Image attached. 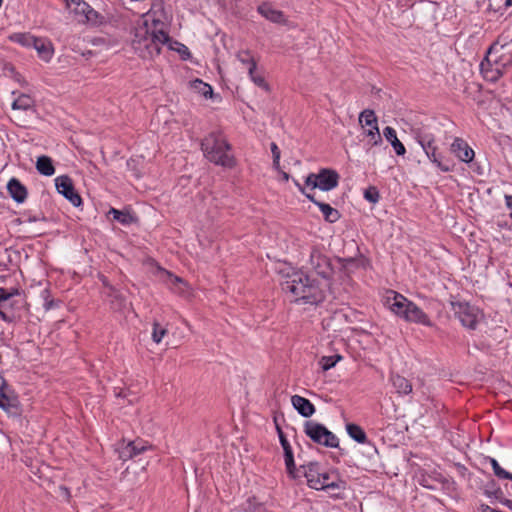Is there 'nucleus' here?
<instances>
[{"label":"nucleus","instance_id":"1","mask_svg":"<svg viewBox=\"0 0 512 512\" xmlns=\"http://www.w3.org/2000/svg\"><path fill=\"white\" fill-rule=\"evenodd\" d=\"M310 265L320 278L297 271L290 275L282 286L284 291L293 296L295 302L317 305L325 298L331 267L328 258L318 250L311 252Z\"/></svg>","mask_w":512,"mask_h":512},{"label":"nucleus","instance_id":"2","mask_svg":"<svg viewBox=\"0 0 512 512\" xmlns=\"http://www.w3.org/2000/svg\"><path fill=\"white\" fill-rule=\"evenodd\" d=\"M133 45L143 58H153L160 54V18L153 9L142 16L141 24L135 31Z\"/></svg>","mask_w":512,"mask_h":512},{"label":"nucleus","instance_id":"3","mask_svg":"<svg viewBox=\"0 0 512 512\" xmlns=\"http://www.w3.org/2000/svg\"><path fill=\"white\" fill-rule=\"evenodd\" d=\"M512 64V35H501L489 48L481 71L489 81H496Z\"/></svg>","mask_w":512,"mask_h":512},{"label":"nucleus","instance_id":"4","mask_svg":"<svg viewBox=\"0 0 512 512\" xmlns=\"http://www.w3.org/2000/svg\"><path fill=\"white\" fill-rule=\"evenodd\" d=\"M384 304L394 315L406 322L432 326L429 316L414 302L398 292H387Z\"/></svg>","mask_w":512,"mask_h":512},{"label":"nucleus","instance_id":"5","mask_svg":"<svg viewBox=\"0 0 512 512\" xmlns=\"http://www.w3.org/2000/svg\"><path fill=\"white\" fill-rule=\"evenodd\" d=\"M296 472L298 475L301 472L306 478L307 485L315 490L339 489L343 483L337 473L324 469L318 462L301 465L300 470Z\"/></svg>","mask_w":512,"mask_h":512},{"label":"nucleus","instance_id":"6","mask_svg":"<svg viewBox=\"0 0 512 512\" xmlns=\"http://www.w3.org/2000/svg\"><path fill=\"white\" fill-rule=\"evenodd\" d=\"M205 157L225 168H233L236 164L235 158L229 153L230 145L221 133H210L201 143Z\"/></svg>","mask_w":512,"mask_h":512},{"label":"nucleus","instance_id":"7","mask_svg":"<svg viewBox=\"0 0 512 512\" xmlns=\"http://www.w3.org/2000/svg\"><path fill=\"white\" fill-rule=\"evenodd\" d=\"M304 433L314 442L336 448L339 445L338 438L324 425L314 421H308L304 425Z\"/></svg>","mask_w":512,"mask_h":512},{"label":"nucleus","instance_id":"8","mask_svg":"<svg viewBox=\"0 0 512 512\" xmlns=\"http://www.w3.org/2000/svg\"><path fill=\"white\" fill-rule=\"evenodd\" d=\"M339 182V175L332 169H321L318 173H310L306 179L305 184L311 189H320L322 191H330L337 187Z\"/></svg>","mask_w":512,"mask_h":512},{"label":"nucleus","instance_id":"9","mask_svg":"<svg viewBox=\"0 0 512 512\" xmlns=\"http://www.w3.org/2000/svg\"><path fill=\"white\" fill-rule=\"evenodd\" d=\"M452 309L462 325L470 329H475L483 318L477 307L466 302H452Z\"/></svg>","mask_w":512,"mask_h":512},{"label":"nucleus","instance_id":"10","mask_svg":"<svg viewBox=\"0 0 512 512\" xmlns=\"http://www.w3.org/2000/svg\"><path fill=\"white\" fill-rule=\"evenodd\" d=\"M359 123L364 129V134L368 138L369 144L377 146L382 143L377 117L373 110H363L359 115Z\"/></svg>","mask_w":512,"mask_h":512},{"label":"nucleus","instance_id":"11","mask_svg":"<svg viewBox=\"0 0 512 512\" xmlns=\"http://www.w3.org/2000/svg\"><path fill=\"white\" fill-rule=\"evenodd\" d=\"M417 142L422 147L428 159L443 172H449L451 167L442 161L441 155L438 153L435 145V138L432 134H418Z\"/></svg>","mask_w":512,"mask_h":512},{"label":"nucleus","instance_id":"12","mask_svg":"<svg viewBox=\"0 0 512 512\" xmlns=\"http://www.w3.org/2000/svg\"><path fill=\"white\" fill-rule=\"evenodd\" d=\"M57 191L69 200L75 207L82 204V198L75 190L72 179L67 175L58 176L55 179Z\"/></svg>","mask_w":512,"mask_h":512},{"label":"nucleus","instance_id":"13","mask_svg":"<svg viewBox=\"0 0 512 512\" xmlns=\"http://www.w3.org/2000/svg\"><path fill=\"white\" fill-rule=\"evenodd\" d=\"M103 294L114 311H124L130 305L126 296V291L117 289L114 286H109V291H103Z\"/></svg>","mask_w":512,"mask_h":512},{"label":"nucleus","instance_id":"14","mask_svg":"<svg viewBox=\"0 0 512 512\" xmlns=\"http://www.w3.org/2000/svg\"><path fill=\"white\" fill-rule=\"evenodd\" d=\"M451 152L462 162L470 163L475 157L474 150L462 138L456 137L451 144Z\"/></svg>","mask_w":512,"mask_h":512},{"label":"nucleus","instance_id":"15","mask_svg":"<svg viewBox=\"0 0 512 512\" xmlns=\"http://www.w3.org/2000/svg\"><path fill=\"white\" fill-rule=\"evenodd\" d=\"M162 283L169 286L174 292L188 297L190 290L188 285L179 277L172 275L169 271L162 269Z\"/></svg>","mask_w":512,"mask_h":512},{"label":"nucleus","instance_id":"16","mask_svg":"<svg viewBox=\"0 0 512 512\" xmlns=\"http://www.w3.org/2000/svg\"><path fill=\"white\" fill-rule=\"evenodd\" d=\"M258 12L267 20L277 23V24H286L287 18L284 13L276 8H274L270 3H263L258 6Z\"/></svg>","mask_w":512,"mask_h":512},{"label":"nucleus","instance_id":"17","mask_svg":"<svg viewBox=\"0 0 512 512\" xmlns=\"http://www.w3.org/2000/svg\"><path fill=\"white\" fill-rule=\"evenodd\" d=\"M7 190L12 199L17 203H23L28 195L27 188L17 178H11L8 181Z\"/></svg>","mask_w":512,"mask_h":512},{"label":"nucleus","instance_id":"18","mask_svg":"<svg viewBox=\"0 0 512 512\" xmlns=\"http://www.w3.org/2000/svg\"><path fill=\"white\" fill-rule=\"evenodd\" d=\"M306 197L320 209L326 221L334 223L340 218L338 210L329 204L316 200L312 194H306Z\"/></svg>","mask_w":512,"mask_h":512},{"label":"nucleus","instance_id":"19","mask_svg":"<svg viewBox=\"0 0 512 512\" xmlns=\"http://www.w3.org/2000/svg\"><path fill=\"white\" fill-rule=\"evenodd\" d=\"M291 403L295 410L303 417H310L315 413L314 405L308 399L302 396H292Z\"/></svg>","mask_w":512,"mask_h":512},{"label":"nucleus","instance_id":"20","mask_svg":"<svg viewBox=\"0 0 512 512\" xmlns=\"http://www.w3.org/2000/svg\"><path fill=\"white\" fill-rule=\"evenodd\" d=\"M5 304L6 307L0 309V318L7 323H12L17 318L15 311L20 309L22 299H11Z\"/></svg>","mask_w":512,"mask_h":512},{"label":"nucleus","instance_id":"21","mask_svg":"<svg viewBox=\"0 0 512 512\" xmlns=\"http://www.w3.org/2000/svg\"><path fill=\"white\" fill-rule=\"evenodd\" d=\"M164 44L168 46L169 50L176 52L182 60H188L191 57V53L187 46L170 39L162 32V45Z\"/></svg>","mask_w":512,"mask_h":512},{"label":"nucleus","instance_id":"22","mask_svg":"<svg viewBox=\"0 0 512 512\" xmlns=\"http://www.w3.org/2000/svg\"><path fill=\"white\" fill-rule=\"evenodd\" d=\"M280 442L284 450V459L287 472L292 478H297L298 474L294 464L292 448L289 442L283 436H280Z\"/></svg>","mask_w":512,"mask_h":512},{"label":"nucleus","instance_id":"23","mask_svg":"<svg viewBox=\"0 0 512 512\" xmlns=\"http://www.w3.org/2000/svg\"><path fill=\"white\" fill-rule=\"evenodd\" d=\"M383 135L388 142L392 145L395 153L399 156H403L406 153L405 146L398 139L394 128L388 126L383 130Z\"/></svg>","mask_w":512,"mask_h":512},{"label":"nucleus","instance_id":"24","mask_svg":"<svg viewBox=\"0 0 512 512\" xmlns=\"http://www.w3.org/2000/svg\"><path fill=\"white\" fill-rule=\"evenodd\" d=\"M8 384L5 379H2V384L0 386V408L5 411H10L13 408L17 407V400L14 397H10L6 390L8 389Z\"/></svg>","mask_w":512,"mask_h":512},{"label":"nucleus","instance_id":"25","mask_svg":"<svg viewBox=\"0 0 512 512\" xmlns=\"http://www.w3.org/2000/svg\"><path fill=\"white\" fill-rule=\"evenodd\" d=\"M32 48H34L41 59L44 61H49L52 53L53 48L49 42L42 38L35 37V43L32 45Z\"/></svg>","mask_w":512,"mask_h":512},{"label":"nucleus","instance_id":"26","mask_svg":"<svg viewBox=\"0 0 512 512\" xmlns=\"http://www.w3.org/2000/svg\"><path fill=\"white\" fill-rule=\"evenodd\" d=\"M145 449L146 447L141 443H137L136 441H130L126 446H124L120 450V458L123 460L130 459L134 456L139 455Z\"/></svg>","mask_w":512,"mask_h":512},{"label":"nucleus","instance_id":"27","mask_svg":"<svg viewBox=\"0 0 512 512\" xmlns=\"http://www.w3.org/2000/svg\"><path fill=\"white\" fill-rule=\"evenodd\" d=\"M36 169L44 176H52L55 173L52 159L45 155L38 157L36 161Z\"/></svg>","mask_w":512,"mask_h":512},{"label":"nucleus","instance_id":"28","mask_svg":"<svg viewBox=\"0 0 512 512\" xmlns=\"http://www.w3.org/2000/svg\"><path fill=\"white\" fill-rule=\"evenodd\" d=\"M391 382L396 392L399 394L407 395L412 392V385L410 382L400 375H392Z\"/></svg>","mask_w":512,"mask_h":512},{"label":"nucleus","instance_id":"29","mask_svg":"<svg viewBox=\"0 0 512 512\" xmlns=\"http://www.w3.org/2000/svg\"><path fill=\"white\" fill-rule=\"evenodd\" d=\"M346 431L349 437H351L357 443L364 444L367 442L366 433L359 425L348 423L346 424Z\"/></svg>","mask_w":512,"mask_h":512},{"label":"nucleus","instance_id":"30","mask_svg":"<svg viewBox=\"0 0 512 512\" xmlns=\"http://www.w3.org/2000/svg\"><path fill=\"white\" fill-rule=\"evenodd\" d=\"M34 107V100L31 96L21 93L19 96L12 102V109L14 110H23L27 111Z\"/></svg>","mask_w":512,"mask_h":512},{"label":"nucleus","instance_id":"31","mask_svg":"<svg viewBox=\"0 0 512 512\" xmlns=\"http://www.w3.org/2000/svg\"><path fill=\"white\" fill-rule=\"evenodd\" d=\"M190 87L194 92L202 95L206 99L211 98L213 95L212 87L200 79H195L191 81Z\"/></svg>","mask_w":512,"mask_h":512},{"label":"nucleus","instance_id":"32","mask_svg":"<svg viewBox=\"0 0 512 512\" xmlns=\"http://www.w3.org/2000/svg\"><path fill=\"white\" fill-rule=\"evenodd\" d=\"M22 292L18 288H0V309L6 307L5 303L9 302L11 299H16V297H21Z\"/></svg>","mask_w":512,"mask_h":512},{"label":"nucleus","instance_id":"33","mask_svg":"<svg viewBox=\"0 0 512 512\" xmlns=\"http://www.w3.org/2000/svg\"><path fill=\"white\" fill-rule=\"evenodd\" d=\"M9 39L24 47H32L35 43V36L30 33H13L9 36Z\"/></svg>","mask_w":512,"mask_h":512},{"label":"nucleus","instance_id":"34","mask_svg":"<svg viewBox=\"0 0 512 512\" xmlns=\"http://www.w3.org/2000/svg\"><path fill=\"white\" fill-rule=\"evenodd\" d=\"M239 62H241L248 70V72L252 70H256V61L254 60L252 54L248 50L239 51L236 55Z\"/></svg>","mask_w":512,"mask_h":512},{"label":"nucleus","instance_id":"35","mask_svg":"<svg viewBox=\"0 0 512 512\" xmlns=\"http://www.w3.org/2000/svg\"><path fill=\"white\" fill-rule=\"evenodd\" d=\"M85 20L87 23L93 26H100L106 23V18L104 15L94 10L92 7L86 11Z\"/></svg>","mask_w":512,"mask_h":512},{"label":"nucleus","instance_id":"36","mask_svg":"<svg viewBox=\"0 0 512 512\" xmlns=\"http://www.w3.org/2000/svg\"><path fill=\"white\" fill-rule=\"evenodd\" d=\"M109 213L113 215V218L116 221L124 225L130 224L134 220V217L128 211H120L115 208H111Z\"/></svg>","mask_w":512,"mask_h":512},{"label":"nucleus","instance_id":"37","mask_svg":"<svg viewBox=\"0 0 512 512\" xmlns=\"http://www.w3.org/2000/svg\"><path fill=\"white\" fill-rule=\"evenodd\" d=\"M67 7H70L71 4L74 5V13L77 15H83L86 16V11L89 10L91 7L86 1L84 0H65Z\"/></svg>","mask_w":512,"mask_h":512},{"label":"nucleus","instance_id":"38","mask_svg":"<svg viewBox=\"0 0 512 512\" xmlns=\"http://www.w3.org/2000/svg\"><path fill=\"white\" fill-rule=\"evenodd\" d=\"M342 357L340 355H331V356H323L319 360V365L322 368L323 371H327L331 368H333Z\"/></svg>","mask_w":512,"mask_h":512},{"label":"nucleus","instance_id":"39","mask_svg":"<svg viewBox=\"0 0 512 512\" xmlns=\"http://www.w3.org/2000/svg\"><path fill=\"white\" fill-rule=\"evenodd\" d=\"M490 464H491V467H492V470L494 472V474L500 478V479H509V480H512V473H509L507 472L506 470H504L500 464L497 462L496 459L494 458H490L489 460Z\"/></svg>","mask_w":512,"mask_h":512},{"label":"nucleus","instance_id":"40","mask_svg":"<svg viewBox=\"0 0 512 512\" xmlns=\"http://www.w3.org/2000/svg\"><path fill=\"white\" fill-rule=\"evenodd\" d=\"M249 73V76H250V79L251 81L257 85L258 87L268 91L269 90V85L268 83L266 82L265 78L256 72V70H252Z\"/></svg>","mask_w":512,"mask_h":512},{"label":"nucleus","instance_id":"41","mask_svg":"<svg viewBox=\"0 0 512 512\" xmlns=\"http://www.w3.org/2000/svg\"><path fill=\"white\" fill-rule=\"evenodd\" d=\"M271 153L273 156V168L275 170H280V158L281 152L276 143L272 142L270 145Z\"/></svg>","mask_w":512,"mask_h":512},{"label":"nucleus","instance_id":"42","mask_svg":"<svg viewBox=\"0 0 512 512\" xmlns=\"http://www.w3.org/2000/svg\"><path fill=\"white\" fill-rule=\"evenodd\" d=\"M364 198L371 203H376L379 200V193L376 188L371 187L364 192Z\"/></svg>","mask_w":512,"mask_h":512},{"label":"nucleus","instance_id":"43","mask_svg":"<svg viewBox=\"0 0 512 512\" xmlns=\"http://www.w3.org/2000/svg\"><path fill=\"white\" fill-rule=\"evenodd\" d=\"M24 216L26 217V219L24 221L29 222V223L38 222V221H47V217L42 212H39L36 214L25 213Z\"/></svg>","mask_w":512,"mask_h":512},{"label":"nucleus","instance_id":"44","mask_svg":"<svg viewBox=\"0 0 512 512\" xmlns=\"http://www.w3.org/2000/svg\"><path fill=\"white\" fill-rule=\"evenodd\" d=\"M247 510L249 512H263L264 508L261 504L254 505V500H249Z\"/></svg>","mask_w":512,"mask_h":512},{"label":"nucleus","instance_id":"45","mask_svg":"<svg viewBox=\"0 0 512 512\" xmlns=\"http://www.w3.org/2000/svg\"><path fill=\"white\" fill-rule=\"evenodd\" d=\"M158 327H159V324L157 322H154L152 337L156 343H160V333L158 331Z\"/></svg>","mask_w":512,"mask_h":512},{"label":"nucleus","instance_id":"46","mask_svg":"<svg viewBox=\"0 0 512 512\" xmlns=\"http://www.w3.org/2000/svg\"><path fill=\"white\" fill-rule=\"evenodd\" d=\"M100 279H101V281L103 283V286H104V290L103 291H109V286H112V285L108 282L107 278L102 275L100 277Z\"/></svg>","mask_w":512,"mask_h":512},{"label":"nucleus","instance_id":"47","mask_svg":"<svg viewBox=\"0 0 512 512\" xmlns=\"http://www.w3.org/2000/svg\"><path fill=\"white\" fill-rule=\"evenodd\" d=\"M505 204L508 208L512 209V195L505 196Z\"/></svg>","mask_w":512,"mask_h":512},{"label":"nucleus","instance_id":"48","mask_svg":"<svg viewBox=\"0 0 512 512\" xmlns=\"http://www.w3.org/2000/svg\"><path fill=\"white\" fill-rule=\"evenodd\" d=\"M496 510L491 509L488 505L482 504L480 506V512H495Z\"/></svg>","mask_w":512,"mask_h":512},{"label":"nucleus","instance_id":"49","mask_svg":"<svg viewBox=\"0 0 512 512\" xmlns=\"http://www.w3.org/2000/svg\"><path fill=\"white\" fill-rule=\"evenodd\" d=\"M294 184L299 189V191L306 196L307 193L305 188L297 180H294Z\"/></svg>","mask_w":512,"mask_h":512},{"label":"nucleus","instance_id":"50","mask_svg":"<svg viewBox=\"0 0 512 512\" xmlns=\"http://www.w3.org/2000/svg\"><path fill=\"white\" fill-rule=\"evenodd\" d=\"M277 171L280 173L281 179H282L283 181H288V180H289V178H290V177H289V174H288V173H286V172L282 171L281 169H280V170H277Z\"/></svg>","mask_w":512,"mask_h":512},{"label":"nucleus","instance_id":"51","mask_svg":"<svg viewBox=\"0 0 512 512\" xmlns=\"http://www.w3.org/2000/svg\"><path fill=\"white\" fill-rule=\"evenodd\" d=\"M53 304H54V302H53V301L47 302V303L45 304L46 309H51V308H52V306H53Z\"/></svg>","mask_w":512,"mask_h":512},{"label":"nucleus","instance_id":"52","mask_svg":"<svg viewBox=\"0 0 512 512\" xmlns=\"http://www.w3.org/2000/svg\"><path fill=\"white\" fill-rule=\"evenodd\" d=\"M506 6H512V0H506L505 1Z\"/></svg>","mask_w":512,"mask_h":512},{"label":"nucleus","instance_id":"53","mask_svg":"<svg viewBox=\"0 0 512 512\" xmlns=\"http://www.w3.org/2000/svg\"><path fill=\"white\" fill-rule=\"evenodd\" d=\"M161 334H162V338H163L165 336V334H166V330L162 329Z\"/></svg>","mask_w":512,"mask_h":512}]
</instances>
